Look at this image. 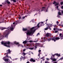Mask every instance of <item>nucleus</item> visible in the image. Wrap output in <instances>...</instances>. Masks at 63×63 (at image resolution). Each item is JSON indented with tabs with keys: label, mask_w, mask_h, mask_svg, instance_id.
<instances>
[{
	"label": "nucleus",
	"mask_w": 63,
	"mask_h": 63,
	"mask_svg": "<svg viewBox=\"0 0 63 63\" xmlns=\"http://www.w3.org/2000/svg\"><path fill=\"white\" fill-rule=\"evenodd\" d=\"M41 22L40 23H39L37 25V26L38 27V28H39L40 26H41Z\"/></svg>",
	"instance_id": "obj_11"
},
{
	"label": "nucleus",
	"mask_w": 63,
	"mask_h": 63,
	"mask_svg": "<svg viewBox=\"0 0 63 63\" xmlns=\"http://www.w3.org/2000/svg\"><path fill=\"white\" fill-rule=\"evenodd\" d=\"M41 52V50H39V52Z\"/></svg>",
	"instance_id": "obj_46"
},
{
	"label": "nucleus",
	"mask_w": 63,
	"mask_h": 63,
	"mask_svg": "<svg viewBox=\"0 0 63 63\" xmlns=\"http://www.w3.org/2000/svg\"><path fill=\"white\" fill-rule=\"evenodd\" d=\"M63 2H62L61 3V5H62L63 4Z\"/></svg>",
	"instance_id": "obj_44"
},
{
	"label": "nucleus",
	"mask_w": 63,
	"mask_h": 63,
	"mask_svg": "<svg viewBox=\"0 0 63 63\" xmlns=\"http://www.w3.org/2000/svg\"><path fill=\"white\" fill-rule=\"evenodd\" d=\"M45 63H48V61H46L45 62Z\"/></svg>",
	"instance_id": "obj_35"
},
{
	"label": "nucleus",
	"mask_w": 63,
	"mask_h": 63,
	"mask_svg": "<svg viewBox=\"0 0 63 63\" xmlns=\"http://www.w3.org/2000/svg\"><path fill=\"white\" fill-rule=\"evenodd\" d=\"M19 19H20V18H21V16H19Z\"/></svg>",
	"instance_id": "obj_41"
},
{
	"label": "nucleus",
	"mask_w": 63,
	"mask_h": 63,
	"mask_svg": "<svg viewBox=\"0 0 63 63\" xmlns=\"http://www.w3.org/2000/svg\"><path fill=\"white\" fill-rule=\"evenodd\" d=\"M6 57H4L3 58V60H4V59H6Z\"/></svg>",
	"instance_id": "obj_31"
},
{
	"label": "nucleus",
	"mask_w": 63,
	"mask_h": 63,
	"mask_svg": "<svg viewBox=\"0 0 63 63\" xmlns=\"http://www.w3.org/2000/svg\"><path fill=\"white\" fill-rule=\"evenodd\" d=\"M55 55H54H54H52V56L54 57Z\"/></svg>",
	"instance_id": "obj_57"
},
{
	"label": "nucleus",
	"mask_w": 63,
	"mask_h": 63,
	"mask_svg": "<svg viewBox=\"0 0 63 63\" xmlns=\"http://www.w3.org/2000/svg\"><path fill=\"white\" fill-rule=\"evenodd\" d=\"M43 39H44V40H45V38H43Z\"/></svg>",
	"instance_id": "obj_63"
},
{
	"label": "nucleus",
	"mask_w": 63,
	"mask_h": 63,
	"mask_svg": "<svg viewBox=\"0 0 63 63\" xmlns=\"http://www.w3.org/2000/svg\"><path fill=\"white\" fill-rule=\"evenodd\" d=\"M39 54H41V52H39Z\"/></svg>",
	"instance_id": "obj_62"
},
{
	"label": "nucleus",
	"mask_w": 63,
	"mask_h": 63,
	"mask_svg": "<svg viewBox=\"0 0 63 63\" xmlns=\"http://www.w3.org/2000/svg\"><path fill=\"white\" fill-rule=\"evenodd\" d=\"M50 59H51V60H52V57H51L50 58Z\"/></svg>",
	"instance_id": "obj_37"
},
{
	"label": "nucleus",
	"mask_w": 63,
	"mask_h": 63,
	"mask_svg": "<svg viewBox=\"0 0 63 63\" xmlns=\"http://www.w3.org/2000/svg\"><path fill=\"white\" fill-rule=\"evenodd\" d=\"M34 20H33L32 22L33 23V22H34Z\"/></svg>",
	"instance_id": "obj_55"
},
{
	"label": "nucleus",
	"mask_w": 63,
	"mask_h": 63,
	"mask_svg": "<svg viewBox=\"0 0 63 63\" xmlns=\"http://www.w3.org/2000/svg\"><path fill=\"white\" fill-rule=\"evenodd\" d=\"M60 38L59 37H51L50 38H47L46 39V40L47 41H51L52 40V41H54V42H55L56 41V40H59V39H60Z\"/></svg>",
	"instance_id": "obj_3"
},
{
	"label": "nucleus",
	"mask_w": 63,
	"mask_h": 63,
	"mask_svg": "<svg viewBox=\"0 0 63 63\" xmlns=\"http://www.w3.org/2000/svg\"><path fill=\"white\" fill-rule=\"evenodd\" d=\"M37 48V47L36 46H35L33 47V49H36Z\"/></svg>",
	"instance_id": "obj_26"
},
{
	"label": "nucleus",
	"mask_w": 63,
	"mask_h": 63,
	"mask_svg": "<svg viewBox=\"0 0 63 63\" xmlns=\"http://www.w3.org/2000/svg\"><path fill=\"white\" fill-rule=\"evenodd\" d=\"M52 60L53 61H56V59H53Z\"/></svg>",
	"instance_id": "obj_28"
},
{
	"label": "nucleus",
	"mask_w": 63,
	"mask_h": 63,
	"mask_svg": "<svg viewBox=\"0 0 63 63\" xmlns=\"http://www.w3.org/2000/svg\"><path fill=\"white\" fill-rule=\"evenodd\" d=\"M2 5L0 4V7H2Z\"/></svg>",
	"instance_id": "obj_56"
},
{
	"label": "nucleus",
	"mask_w": 63,
	"mask_h": 63,
	"mask_svg": "<svg viewBox=\"0 0 63 63\" xmlns=\"http://www.w3.org/2000/svg\"><path fill=\"white\" fill-rule=\"evenodd\" d=\"M56 30L57 31H55V33H57V32H58V30Z\"/></svg>",
	"instance_id": "obj_29"
},
{
	"label": "nucleus",
	"mask_w": 63,
	"mask_h": 63,
	"mask_svg": "<svg viewBox=\"0 0 63 63\" xmlns=\"http://www.w3.org/2000/svg\"><path fill=\"white\" fill-rule=\"evenodd\" d=\"M8 51V52H9V53L11 52V51L10 50V49H9L8 50H7V51Z\"/></svg>",
	"instance_id": "obj_25"
},
{
	"label": "nucleus",
	"mask_w": 63,
	"mask_h": 63,
	"mask_svg": "<svg viewBox=\"0 0 63 63\" xmlns=\"http://www.w3.org/2000/svg\"><path fill=\"white\" fill-rule=\"evenodd\" d=\"M6 54H8V52H7V53H6Z\"/></svg>",
	"instance_id": "obj_60"
},
{
	"label": "nucleus",
	"mask_w": 63,
	"mask_h": 63,
	"mask_svg": "<svg viewBox=\"0 0 63 63\" xmlns=\"http://www.w3.org/2000/svg\"><path fill=\"white\" fill-rule=\"evenodd\" d=\"M25 51V49H24L23 50V51Z\"/></svg>",
	"instance_id": "obj_53"
},
{
	"label": "nucleus",
	"mask_w": 63,
	"mask_h": 63,
	"mask_svg": "<svg viewBox=\"0 0 63 63\" xmlns=\"http://www.w3.org/2000/svg\"><path fill=\"white\" fill-rule=\"evenodd\" d=\"M37 41V42H38V40L36 39H35V41Z\"/></svg>",
	"instance_id": "obj_33"
},
{
	"label": "nucleus",
	"mask_w": 63,
	"mask_h": 63,
	"mask_svg": "<svg viewBox=\"0 0 63 63\" xmlns=\"http://www.w3.org/2000/svg\"><path fill=\"white\" fill-rule=\"evenodd\" d=\"M40 10H41V9H38V8L37 9V11H40Z\"/></svg>",
	"instance_id": "obj_36"
},
{
	"label": "nucleus",
	"mask_w": 63,
	"mask_h": 63,
	"mask_svg": "<svg viewBox=\"0 0 63 63\" xmlns=\"http://www.w3.org/2000/svg\"><path fill=\"white\" fill-rule=\"evenodd\" d=\"M11 1H13V2H15V3L16 2V0H12Z\"/></svg>",
	"instance_id": "obj_27"
},
{
	"label": "nucleus",
	"mask_w": 63,
	"mask_h": 63,
	"mask_svg": "<svg viewBox=\"0 0 63 63\" xmlns=\"http://www.w3.org/2000/svg\"><path fill=\"white\" fill-rule=\"evenodd\" d=\"M9 28L8 30H6L5 32H3V35H2L1 33H0V38L1 39H3L4 38H8V37L9 36V34L10 33L11 31L10 30V28L9 27L8 28Z\"/></svg>",
	"instance_id": "obj_1"
},
{
	"label": "nucleus",
	"mask_w": 63,
	"mask_h": 63,
	"mask_svg": "<svg viewBox=\"0 0 63 63\" xmlns=\"http://www.w3.org/2000/svg\"><path fill=\"white\" fill-rule=\"evenodd\" d=\"M13 24H16V23H15V22H13Z\"/></svg>",
	"instance_id": "obj_54"
},
{
	"label": "nucleus",
	"mask_w": 63,
	"mask_h": 63,
	"mask_svg": "<svg viewBox=\"0 0 63 63\" xmlns=\"http://www.w3.org/2000/svg\"><path fill=\"white\" fill-rule=\"evenodd\" d=\"M61 8L62 9H63V6H61Z\"/></svg>",
	"instance_id": "obj_40"
},
{
	"label": "nucleus",
	"mask_w": 63,
	"mask_h": 63,
	"mask_svg": "<svg viewBox=\"0 0 63 63\" xmlns=\"http://www.w3.org/2000/svg\"><path fill=\"white\" fill-rule=\"evenodd\" d=\"M58 15L59 16L61 15V13H60V11H59V12L58 13Z\"/></svg>",
	"instance_id": "obj_23"
},
{
	"label": "nucleus",
	"mask_w": 63,
	"mask_h": 63,
	"mask_svg": "<svg viewBox=\"0 0 63 63\" xmlns=\"http://www.w3.org/2000/svg\"><path fill=\"white\" fill-rule=\"evenodd\" d=\"M41 26H43V25H44V23L43 22H41Z\"/></svg>",
	"instance_id": "obj_19"
},
{
	"label": "nucleus",
	"mask_w": 63,
	"mask_h": 63,
	"mask_svg": "<svg viewBox=\"0 0 63 63\" xmlns=\"http://www.w3.org/2000/svg\"><path fill=\"white\" fill-rule=\"evenodd\" d=\"M40 46H41V47H43V45L41 44V45H40Z\"/></svg>",
	"instance_id": "obj_47"
},
{
	"label": "nucleus",
	"mask_w": 63,
	"mask_h": 63,
	"mask_svg": "<svg viewBox=\"0 0 63 63\" xmlns=\"http://www.w3.org/2000/svg\"><path fill=\"white\" fill-rule=\"evenodd\" d=\"M51 24H49L48 26L46 27V28L44 29V30H47L48 29H49L50 28V27L51 26Z\"/></svg>",
	"instance_id": "obj_4"
},
{
	"label": "nucleus",
	"mask_w": 63,
	"mask_h": 63,
	"mask_svg": "<svg viewBox=\"0 0 63 63\" xmlns=\"http://www.w3.org/2000/svg\"><path fill=\"white\" fill-rule=\"evenodd\" d=\"M27 40H25L23 42V43L24 44H26V43H27Z\"/></svg>",
	"instance_id": "obj_17"
},
{
	"label": "nucleus",
	"mask_w": 63,
	"mask_h": 63,
	"mask_svg": "<svg viewBox=\"0 0 63 63\" xmlns=\"http://www.w3.org/2000/svg\"><path fill=\"white\" fill-rule=\"evenodd\" d=\"M6 43V45H7V46H9V45L10 44V43H11L10 42L8 41Z\"/></svg>",
	"instance_id": "obj_12"
},
{
	"label": "nucleus",
	"mask_w": 63,
	"mask_h": 63,
	"mask_svg": "<svg viewBox=\"0 0 63 63\" xmlns=\"http://www.w3.org/2000/svg\"><path fill=\"white\" fill-rule=\"evenodd\" d=\"M30 61H31V62H36L35 60L33 59L32 58H31L30 59Z\"/></svg>",
	"instance_id": "obj_10"
},
{
	"label": "nucleus",
	"mask_w": 63,
	"mask_h": 63,
	"mask_svg": "<svg viewBox=\"0 0 63 63\" xmlns=\"http://www.w3.org/2000/svg\"><path fill=\"white\" fill-rule=\"evenodd\" d=\"M62 59H63V58H61L59 60H62Z\"/></svg>",
	"instance_id": "obj_38"
},
{
	"label": "nucleus",
	"mask_w": 63,
	"mask_h": 63,
	"mask_svg": "<svg viewBox=\"0 0 63 63\" xmlns=\"http://www.w3.org/2000/svg\"><path fill=\"white\" fill-rule=\"evenodd\" d=\"M46 59L47 60H49V59H48V58H46Z\"/></svg>",
	"instance_id": "obj_51"
},
{
	"label": "nucleus",
	"mask_w": 63,
	"mask_h": 63,
	"mask_svg": "<svg viewBox=\"0 0 63 63\" xmlns=\"http://www.w3.org/2000/svg\"><path fill=\"white\" fill-rule=\"evenodd\" d=\"M6 56H7V57H9V56H8V54L6 55Z\"/></svg>",
	"instance_id": "obj_43"
},
{
	"label": "nucleus",
	"mask_w": 63,
	"mask_h": 63,
	"mask_svg": "<svg viewBox=\"0 0 63 63\" xmlns=\"http://www.w3.org/2000/svg\"><path fill=\"white\" fill-rule=\"evenodd\" d=\"M14 44H15L16 45H17L18 47H21L22 45L21 44H19V43L18 42H14Z\"/></svg>",
	"instance_id": "obj_5"
},
{
	"label": "nucleus",
	"mask_w": 63,
	"mask_h": 63,
	"mask_svg": "<svg viewBox=\"0 0 63 63\" xmlns=\"http://www.w3.org/2000/svg\"><path fill=\"white\" fill-rule=\"evenodd\" d=\"M53 4H54L55 6H56L57 5H59V3L57 2H56V1H54L53 3Z\"/></svg>",
	"instance_id": "obj_8"
},
{
	"label": "nucleus",
	"mask_w": 63,
	"mask_h": 63,
	"mask_svg": "<svg viewBox=\"0 0 63 63\" xmlns=\"http://www.w3.org/2000/svg\"><path fill=\"white\" fill-rule=\"evenodd\" d=\"M56 55V56H58V57H59V56H60V54H58V53L57 54H54V55Z\"/></svg>",
	"instance_id": "obj_14"
},
{
	"label": "nucleus",
	"mask_w": 63,
	"mask_h": 63,
	"mask_svg": "<svg viewBox=\"0 0 63 63\" xmlns=\"http://www.w3.org/2000/svg\"><path fill=\"white\" fill-rule=\"evenodd\" d=\"M4 60L5 61H9V59H4Z\"/></svg>",
	"instance_id": "obj_20"
},
{
	"label": "nucleus",
	"mask_w": 63,
	"mask_h": 63,
	"mask_svg": "<svg viewBox=\"0 0 63 63\" xmlns=\"http://www.w3.org/2000/svg\"><path fill=\"white\" fill-rule=\"evenodd\" d=\"M1 43L2 45H4L6 47H10L9 46H7V45H6V43L5 42L4 43L3 42H1Z\"/></svg>",
	"instance_id": "obj_6"
},
{
	"label": "nucleus",
	"mask_w": 63,
	"mask_h": 63,
	"mask_svg": "<svg viewBox=\"0 0 63 63\" xmlns=\"http://www.w3.org/2000/svg\"><path fill=\"white\" fill-rule=\"evenodd\" d=\"M56 30H58V31H62V29H57V28H56Z\"/></svg>",
	"instance_id": "obj_15"
},
{
	"label": "nucleus",
	"mask_w": 63,
	"mask_h": 63,
	"mask_svg": "<svg viewBox=\"0 0 63 63\" xmlns=\"http://www.w3.org/2000/svg\"><path fill=\"white\" fill-rule=\"evenodd\" d=\"M29 49H31V50H32V49H33V47L31 48H29Z\"/></svg>",
	"instance_id": "obj_32"
},
{
	"label": "nucleus",
	"mask_w": 63,
	"mask_h": 63,
	"mask_svg": "<svg viewBox=\"0 0 63 63\" xmlns=\"http://www.w3.org/2000/svg\"><path fill=\"white\" fill-rule=\"evenodd\" d=\"M37 27V26H36L35 27H32V28H31L30 31H28L26 34L27 36L29 35L30 36V35L32 34L33 32H35V30L33 29H35V28Z\"/></svg>",
	"instance_id": "obj_2"
},
{
	"label": "nucleus",
	"mask_w": 63,
	"mask_h": 63,
	"mask_svg": "<svg viewBox=\"0 0 63 63\" xmlns=\"http://www.w3.org/2000/svg\"><path fill=\"white\" fill-rule=\"evenodd\" d=\"M41 10L42 11H44V10L45 12H47V9H46V7H42V9H41Z\"/></svg>",
	"instance_id": "obj_7"
},
{
	"label": "nucleus",
	"mask_w": 63,
	"mask_h": 63,
	"mask_svg": "<svg viewBox=\"0 0 63 63\" xmlns=\"http://www.w3.org/2000/svg\"><path fill=\"white\" fill-rule=\"evenodd\" d=\"M21 57H22V58H20V59H21H21H22V58L24 60V59H25V57H24L23 58V57H22V56H21Z\"/></svg>",
	"instance_id": "obj_21"
},
{
	"label": "nucleus",
	"mask_w": 63,
	"mask_h": 63,
	"mask_svg": "<svg viewBox=\"0 0 63 63\" xmlns=\"http://www.w3.org/2000/svg\"><path fill=\"white\" fill-rule=\"evenodd\" d=\"M59 6H57V7H56V8H57V9H58V7H59Z\"/></svg>",
	"instance_id": "obj_49"
},
{
	"label": "nucleus",
	"mask_w": 63,
	"mask_h": 63,
	"mask_svg": "<svg viewBox=\"0 0 63 63\" xmlns=\"http://www.w3.org/2000/svg\"><path fill=\"white\" fill-rule=\"evenodd\" d=\"M45 59H43V61H44V60H45Z\"/></svg>",
	"instance_id": "obj_61"
},
{
	"label": "nucleus",
	"mask_w": 63,
	"mask_h": 63,
	"mask_svg": "<svg viewBox=\"0 0 63 63\" xmlns=\"http://www.w3.org/2000/svg\"><path fill=\"white\" fill-rule=\"evenodd\" d=\"M26 63H29V61H28Z\"/></svg>",
	"instance_id": "obj_58"
},
{
	"label": "nucleus",
	"mask_w": 63,
	"mask_h": 63,
	"mask_svg": "<svg viewBox=\"0 0 63 63\" xmlns=\"http://www.w3.org/2000/svg\"><path fill=\"white\" fill-rule=\"evenodd\" d=\"M56 25H53V26H54V27H56Z\"/></svg>",
	"instance_id": "obj_50"
},
{
	"label": "nucleus",
	"mask_w": 63,
	"mask_h": 63,
	"mask_svg": "<svg viewBox=\"0 0 63 63\" xmlns=\"http://www.w3.org/2000/svg\"><path fill=\"white\" fill-rule=\"evenodd\" d=\"M61 38H62V37H63V36L62 35L61 36Z\"/></svg>",
	"instance_id": "obj_45"
},
{
	"label": "nucleus",
	"mask_w": 63,
	"mask_h": 63,
	"mask_svg": "<svg viewBox=\"0 0 63 63\" xmlns=\"http://www.w3.org/2000/svg\"><path fill=\"white\" fill-rule=\"evenodd\" d=\"M44 58H45V57H42V58H41V59H44Z\"/></svg>",
	"instance_id": "obj_39"
},
{
	"label": "nucleus",
	"mask_w": 63,
	"mask_h": 63,
	"mask_svg": "<svg viewBox=\"0 0 63 63\" xmlns=\"http://www.w3.org/2000/svg\"><path fill=\"white\" fill-rule=\"evenodd\" d=\"M61 13L62 14H63V11H62Z\"/></svg>",
	"instance_id": "obj_42"
},
{
	"label": "nucleus",
	"mask_w": 63,
	"mask_h": 63,
	"mask_svg": "<svg viewBox=\"0 0 63 63\" xmlns=\"http://www.w3.org/2000/svg\"><path fill=\"white\" fill-rule=\"evenodd\" d=\"M5 3H7L8 4H11V2H10L8 0H7L5 1Z\"/></svg>",
	"instance_id": "obj_13"
},
{
	"label": "nucleus",
	"mask_w": 63,
	"mask_h": 63,
	"mask_svg": "<svg viewBox=\"0 0 63 63\" xmlns=\"http://www.w3.org/2000/svg\"><path fill=\"white\" fill-rule=\"evenodd\" d=\"M37 41H38L37 40H36V41H32V40H30L29 41V42H37Z\"/></svg>",
	"instance_id": "obj_16"
},
{
	"label": "nucleus",
	"mask_w": 63,
	"mask_h": 63,
	"mask_svg": "<svg viewBox=\"0 0 63 63\" xmlns=\"http://www.w3.org/2000/svg\"><path fill=\"white\" fill-rule=\"evenodd\" d=\"M26 17H27V16H25L22 17V19H24V18H25Z\"/></svg>",
	"instance_id": "obj_22"
},
{
	"label": "nucleus",
	"mask_w": 63,
	"mask_h": 63,
	"mask_svg": "<svg viewBox=\"0 0 63 63\" xmlns=\"http://www.w3.org/2000/svg\"><path fill=\"white\" fill-rule=\"evenodd\" d=\"M53 63H57V62H54Z\"/></svg>",
	"instance_id": "obj_64"
},
{
	"label": "nucleus",
	"mask_w": 63,
	"mask_h": 63,
	"mask_svg": "<svg viewBox=\"0 0 63 63\" xmlns=\"http://www.w3.org/2000/svg\"><path fill=\"white\" fill-rule=\"evenodd\" d=\"M56 23H57V24L59 23V22H58V21H57V22H56Z\"/></svg>",
	"instance_id": "obj_48"
},
{
	"label": "nucleus",
	"mask_w": 63,
	"mask_h": 63,
	"mask_svg": "<svg viewBox=\"0 0 63 63\" xmlns=\"http://www.w3.org/2000/svg\"><path fill=\"white\" fill-rule=\"evenodd\" d=\"M10 30L11 31H13L14 30V28L12 27L10 28Z\"/></svg>",
	"instance_id": "obj_24"
},
{
	"label": "nucleus",
	"mask_w": 63,
	"mask_h": 63,
	"mask_svg": "<svg viewBox=\"0 0 63 63\" xmlns=\"http://www.w3.org/2000/svg\"><path fill=\"white\" fill-rule=\"evenodd\" d=\"M23 55H23V56H25V55H26V54H25V53L23 52Z\"/></svg>",
	"instance_id": "obj_30"
},
{
	"label": "nucleus",
	"mask_w": 63,
	"mask_h": 63,
	"mask_svg": "<svg viewBox=\"0 0 63 63\" xmlns=\"http://www.w3.org/2000/svg\"><path fill=\"white\" fill-rule=\"evenodd\" d=\"M28 29H27V28H26V29H24V28H23V31H26Z\"/></svg>",
	"instance_id": "obj_18"
},
{
	"label": "nucleus",
	"mask_w": 63,
	"mask_h": 63,
	"mask_svg": "<svg viewBox=\"0 0 63 63\" xmlns=\"http://www.w3.org/2000/svg\"><path fill=\"white\" fill-rule=\"evenodd\" d=\"M62 33H61L60 34V37H61V36L62 35Z\"/></svg>",
	"instance_id": "obj_34"
},
{
	"label": "nucleus",
	"mask_w": 63,
	"mask_h": 63,
	"mask_svg": "<svg viewBox=\"0 0 63 63\" xmlns=\"http://www.w3.org/2000/svg\"><path fill=\"white\" fill-rule=\"evenodd\" d=\"M51 34L47 33L46 34V36L48 38V37H49V36H51Z\"/></svg>",
	"instance_id": "obj_9"
},
{
	"label": "nucleus",
	"mask_w": 63,
	"mask_h": 63,
	"mask_svg": "<svg viewBox=\"0 0 63 63\" xmlns=\"http://www.w3.org/2000/svg\"><path fill=\"white\" fill-rule=\"evenodd\" d=\"M61 40H62V39H63V37H61Z\"/></svg>",
	"instance_id": "obj_52"
},
{
	"label": "nucleus",
	"mask_w": 63,
	"mask_h": 63,
	"mask_svg": "<svg viewBox=\"0 0 63 63\" xmlns=\"http://www.w3.org/2000/svg\"><path fill=\"white\" fill-rule=\"evenodd\" d=\"M53 30H55V28H53Z\"/></svg>",
	"instance_id": "obj_59"
}]
</instances>
